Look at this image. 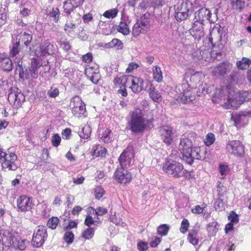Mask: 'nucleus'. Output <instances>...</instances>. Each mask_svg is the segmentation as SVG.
<instances>
[{
  "mask_svg": "<svg viewBox=\"0 0 251 251\" xmlns=\"http://www.w3.org/2000/svg\"><path fill=\"white\" fill-rule=\"evenodd\" d=\"M153 72L154 79L158 82H161L163 77L160 68L156 66L155 68L153 70Z\"/></svg>",
  "mask_w": 251,
  "mask_h": 251,
  "instance_id": "nucleus-38",
  "label": "nucleus"
},
{
  "mask_svg": "<svg viewBox=\"0 0 251 251\" xmlns=\"http://www.w3.org/2000/svg\"><path fill=\"white\" fill-rule=\"evenodd\" d=\"M104 191L100 186H97L94 190L95 198L97 199H100L103 195Z\"/></svg>",
  "mask_w": 251,
  "mask_h": 251,
  "instance_id": "nucleus-48",
  "label": "nucleus"
},
{
  "mask_svg": "<svg viewBox=\"0 0 251 251\" xmlns=\"http://www.w3.org/2000/svg\"><path fill=\"white\" fill-rule=\"evenodd\" d=\"M104 47L107 49L115 47L117 50H122L123 48V43L119 39L115 38L110 42L105 44Z\"/></svg>",
  "mask_w": 251,
  "mask_h": 251,
  "instance_id": "nucleus-30",
  "label": "nucleus"
},
{
  "mask_svg": "<svg viewBox=\"0 0 251 251\" xmlns=\"http://www.w3.org/2000/svg\"><path fill=\"white\" fill-rule=\"evenodd\" d=\"M226 149L236 156H242L244 153V149L241 142L237 140L229 141L226 145Z\"/></svg>",
  "mask_w": 251,
  "mask_h": 251,
  "instance_id": "nucleus-12",
  "label": "nucleus"
},
{
  "mask_svg": "<svg viewBox=\"0 0 251 251\" xmlns=\"http://www.w3.org/2000/svg\"><path fill=\"white\" fill-rule=\"evenodd\" d=\"M151 124V121L145 118L143 111L140 109H136L131 114V119L128 122L129 129L132 132L140 133Z\"/></svg>",
  "mask_w": 251,
  "mask_h": 251,
  "instance_id": "nucleus-1",
  "label": "nucleus"
},
{
  "mask_svg": "<svg viewBox=\"0 0 251 251\" xmlns=\"http://www.w3.org/2000/svg\"><path fill=\"white\" fill-rule=\"evenodd\" d=\"M211 14L210 11L206 8H202L199 9L195 14V23L203 25L204 22L207 21L210 23L214 22L213 20H210Z\"/></svg>",
  "mask_w": 251,
  "mask_h": 251,
  "instance_id": "nucleus-14",
  "label": "nucleus"
},
{
  "mask_svg": "<svg viewBox=\"0 0 251 251\" xmlns=\"http://www.w3.org/2000/svg\"><path fill=\"white\" fill-rule=\"evenodd\" d=\"M74 238L75 235L74 233L72 231L69 230L65 232L63 236V239L67 244H72L74 242Z\"/></svg>",
  "mask_w": 251,
  "mask_h": 251,
  "instance_id": "nucleus-35",
  "label": "nucleus"
},
{
  "mask_svg": "<svg viewBox=\"0 0 251 251\" xmlns=\"http://www.w3.org/2000/svg\"><path fill=\"white\" fill-rule=\"evenodd\" d=\"M60 45L62 48L66 51L68 50L71 48L70 43L65 39H61Z\"/></svg>",
  "mask_w": 251,
  "mask_h": 251,
  "instance_id": "nucleus-59",
  "label": "nucleus"
},
{
  "mask_svg": "<svg viewBox=\"0 0 251 251\" xmlns=\"http://www.w3.org/2000/svg\"><path fill=\"white\" fill-rule=\"evenodd\" d=\"M251 64V60L249 58L243 57L241 60L236 63L237 68L241 70L247 69Z\"/></svg>",
  "mask_w": 251,
  "mask_h": 251,
  "instance_id": "nucleus-32",
  "label": "nucleus"
},
{
  "mask_svg": "<svg viewBox=\"0 0 251 251\" xmlns=\"http://www.w3.org/2000/svg\"><path fill=\"white\" fill-rule=\"evenodd\" d=\"M189 221H182L180 227V231L181 233H186L189 227Z\"/></svg>",
  "mask_w": 251,
  "mask_h": 251,
  "instance_id": "nucleus-55",
  "label": "nucleus"
},
{
  "mask_svg": "<svg viewBox=\"0 0 251 251\" xmlns=\"http://www.w3.org/2000/svg\"><path fill=\"white\" fill-rule=\"evenodd\" d=\"M59 93L58 88H53L51 87L50 89L48 91V95L50 98H55L58 96Z\"/></svg>",
  "mask_w": 251,
  "mask_h": 251,
  "instance_id": "nucleus-53",
  "label": "nucleus"
},
{
  "mask_svg": "<svg viewBox=\"0 0 251 251\" xmlns=\"http://www.w3.org/2000/svg\"><path fill=\"white\" fill-rule=\"evenodd\" d=\"M19 44L16 42L15 44H14L12 47V50L10 51V54L12 56H16L19 52L18 46Z\"/></svg>",
  "mask_w": 251,
  "mask_h": 251,
  "instance_id": "nucleus-63",
  "label": "nucleus"
},
{
  "mask_svg": "<svg viewBox=\"0 0 251 251\" xmlns=\"http://www.w3.org/2000/svg\"><path fill=\"white\" fill-rule=\"evenodd\" d=\"M162 238L158 237H155L153 240L151 241L150 246L152 248H155L160 243Z\"/></svg>",
  "mask_w": 251,
  "mask_h": 251,
  "instance_id": "nucleus-60",
  "label": "nucleus"
},
{
  "mask_svg": "<svg viewBox=\"0 0 251 251\" xmlns=\"http://www.w3.org/2000/svg\"><path fill=\"white\" fill-rule=\"evenodd\" d=\"M94 154H98L99 156H103L106 152V149L99 145H95L93 147Z\"/></svg>",
  "mask_w": 251,
  "mask_h": 251,
  "instance_id": "nucleus-37",
  "label": "nucleus"
},
{
  "mask_svg": "<svg viewBox=\"0 0 251 251\" xmlns=\"http://www.w3.org/2000/svg\"><path fill=\"white\" fill-rule=\"evenodd\" d=\"M59 15L60 13L59 9L56 7L53 8L52 9V11L50 13V17L53 18V21L55 22L56 23L57 22H58Z\"/></svg>",
  "mask_w": 251,
  "mask_h": 251,
  "instance_id": "nucleus-54",
  "label": "nucleus"
},
{
  "mask_svg": "<svg viewBox=\"0 0 251 251\" xmlns=\"http://www.w3.org/2000/svg\"><path fill=\"white\" fill-rule=\"evenodd\" d=\"M118 13V10L117 9H112L110 10L105 11L103 15L107 18H113L115 17Z\"/></svg>",
  "mask_w": 251,
  "mask_h": 251,
  "instance_id": "nucleus-47",
  "label": "nucleus"
},
{
  "mask_svg": "<svg viewBox=\"0 0 251 251\" xmlns=\"http://www.w3.org/2000/svg\"><path fill=\"white\" fill-rule=\"evenodd\" d=\"M203 25L199 23H195L192 27L190 29V33L191 35L197 40H200L204 36Z\"/></svg>",
  "mask_w": 251,
  "mask_h": 251,
  "instance_id": "nucleus-17",
  "label": "nucleus"
},
{
  "mask_svg": "<svg viewBox=\"0 0 251 251\" xmlns=\"http://www.w3.org/2000/svg\"><path fill=\"white\" fill-rule=\"evenodd\" d=\"M16 106H21L22 104L24 102L25 100V97L24 95L22 93L21 91L19 89L18 93L16 96Z\"/></svg>",
  "mask_w": 251,
  "mask_h": 251,
  "instance_id": "nucleus-41",
  "label": "nucleus"
},
{
  "mask_svg": "<svg viewBox=\"0 0 251 251\" xmlns=\"http://www.w3.org/2000/svg\"><path fill=\"white\" fill-rule=\"evenodd\" d=\"M115 28L119 32L122 33L124 35H127L130 33L128 25L125 22H120L119 25L115 26Z\"/></svg>",
  "mask_w": 251,
  "mask_h": 251,
  "instance_id": "nucleus-31",
  "label": "nucleus"
},
{
  "mask_svg": "<svg viewBox=\"0 0 251 251\" xmlns=\"http://www.w3.org/2000/svg\"><path fill=\"white\" fill-rule=\"evenodd\" d=\"M111 131L109 129H106L101 135V140L104 143H109L111 138Z\"/></svg>",
  "mask_w": 251,
  "mask_h": 251,
  "instance_id": "nucleus-44",
  "label": "nucleus"
},
{
  "mask_svg": "<svg viewBox=\"0 0 251 251\" xmlns=\"http://www.w3.org/2000/svg\"><path fill=\"white\" fill-rule=\"evenodd\" d=\"M0 235L3 242L8 247H11L21 251L24 250L26 248V240H18L13 233L8 230L1 229L0 230Z\"/></svg>",
  "mask_w": 251,
  "mask_h": 251,
  "instance_id": "nucleus-2",
  "label": "nucleus"
},
{
  "mask_svg": "<svg viewBox=\"0 0 251 251\" xmlns=\"http://www.w3.org/2000/svg\"><path fill=\"white\" fill-rule=\"evenodd\" d=\"M131 78V75H118L113 80L116 87L123 85L128 86L129 80Z\"/></svg>",
  "mask_w": 251,
  "mask_h": 251,
  "instance_id": "nucleus-24",
  "label": "nucleus"
},
{
  "mask_svg": "<svg viewBox=\"0 0 251 251\" xmlns=\"http://www.w3.org/2000/svg\"><path fill=\"white\" fill-rule=\"evenodd\" d=\"M32 37L31 34H28L26 32L21 33L17 35V42L19 44L20 42H24L26 47H28L29 44L32 40Z\"/></svg>",
  "mask_w": 251,
  "mask_h": 251,
  "instance_id": "nucleus-25",
  "label": "nucleus"
},
{
  "mask_svg": "<svg viewBox=\"0 0 251 251\" xmlns=\"http://www.w3.org/2000/svg\"><path fill=\"white\" fill-rule=\"evenodd\" d=\"M59 221H48L47 226L51 229L56 228Z\"/></svg>",
  "mask_w": 251,
  "mask_h": 251,
  "instance_id": "nucleus-62",
  "label": "nucleus"
},
{
  "mask_svg": "<svg viewBox=\"0 0 251 251\" xmlns=\"http://www.w3.org/2000/svg\"><path fill=\"white\" fill-rule=\"evenodd\" d=\"M177 89L180 93L177 98L179 102L185 104L192 102L195 100L196 96L194 94H192L191 89L189 88L188 82L184 81L180 85L177 86Z\"/></svg>",
  "mask_w": 251,
  "mask_h": 251,
  "instance_id": "nucleus-4",
  "label": "nucleus"
},
{
  "mask_svg": "<svg viewBox=\"0 0 251 251\" xmlns=\"http://www.w3.org/2000/svg\"><path fill=\"white\" fill-rule=\"evenodd\" d=\"M91 132L90 127L88 126H85L82 128L79 136L81 138L88 139L90 136Z\"/></svg>",
  "mask_w": 251,
  "mask_h": 251,
  "instance_id": "nucleus-39",
  "label": "nucleus"
},
{
  "mask_svg": "<svg viewBox=\"0 0 251 251\" xmlns=\"http://www.w3.org/2000/svg\"><path fill=\"white\" fill-rule=\"evenodd\" d=\"M137 248L139 251H146L148 249V244L147 242L140 241L137 243Z\"/></svg>",
  "mask_w": 251,
  "mask_h": 251,
  "instance_id": "nucleus-51",
  "label": "nucleus"
},
{
  "mask_svg": "<svg viewBox=\"0 0 251 251\" xmlns=\"http://www.w3.org/2000/svg\"><path fill=\"white\" fill-rule=\"evenodd\" d=\"M219 171L221 175H226L229 171V168L227 166L225 165H220L219 166Z\"/></svg>",
  "mask_w": 251,
  "mask_h": 251,
  "instance_id": "nucleus-58",
  "label": "nucleus"
},
{
  "mask_svg": "<svg viewBox=\"0 0 251 251\" xmlns=\"http://www.w3.org/2000/svg\"><path fill=\"white\" fill-rule=\"evenodd\" d=\"M207 205L205 204H202L201 206L196 205L194 208L191 209V211L194 214L203 213V218L207 219L209 218L210 214L206 212V208Z\"/></svg>",
  "mask_w": 251,
  "mask_h": 251,
  "instance_id": "nucleus-27",
  "label": "nucleus"
},
{
  "mask_svg": "<svg viewBox=\"0 0 251 251\" xmlns=\"http://www.w3.org/2000/svg\"><path fill=\"white\" fill-rule=\"evenodd\" d=\"M149 88L147 89L151 98L154 101L159 102L161 101V96L158 91H156L152 84L150 83L149 86Z\"/></svg>",
  "mask_w": 251,
  "mask_h": 251,
  "instance_id": "nucleus-28",
  "label": "nucleus"
},
{
  "mask_svg": "<svg viewBox=\"0 0 251 251\" xmlns=\"http://www.w3.org/2000/svg\"><path fill=\"white\" fill-rule=\"evenodd\" d=\"M251 100V92L249 91H243L239 92L236 97L231 99L229 98L227 101L225 103L224 106L226 109H229L230 107L237 108L243 102L248 101Z\"/></svg>",
  "mask_w": 251,
  "mask_h": 251,
  "instance_id": "nucleus-5",
  "label": "nucleus"
},
{
  "mask_svg": "<svg viewBox=\"0 0 251 251\" xmlns=\"http://www.w3.org/2000/svg\"><path fill=\"white\" fill-rule=\"evenodd\" d=\"M0 65L5 71H11L12 69V61L3 54H0Z\"/></svg>",
  "mask_w": 251,
  "mask_h": 251,
  "instance_id": "nucleus-22",
  "label": "nucleus"
},
{
  "mask_svg": "<svg viewBox=\"0 0 251 251\" xmlns=\"http://www.w3.org/2000/svg\"><path fill=\"white\" fill-rule=\"evenodd\" d=\"M41 65L39 62L35 58H33L31 60V65L29 69L28 74L32 78H37L38 76V69Z\"/></svg>",
  "mask_w": 251,
  "mask_h": 251,
  "instance_id": "nucleus-21",
  "label": "nucleus"
},
{
  "mask_svg": "<svg viewBox=\"0 0 251 251\" xmlns=\"http://www.w3.org/2000/svg\"><path fill=\"white\" fill-rule=\"evenodd\" d=\"M17 159V156L15 153H7L0 147V163L2 170L15 171L18 167L16 163Z\"/></svg>",
  "mask_w": 251,
  "mask_h": 251,
  "instance_id": "nucleus-3",
  "label": "nucleus"
},
{
  "mask_svg": "<svg viewBox=\"0 0 251 251\" xmlns=\"http://www.w3.org/2000/svg\"><path fill=\"white\" fill-rule=\"evenodd\" d=\"M72 111L73 115L77 118H84L86 116L85 104L72 109Z\"/></svg>",
  "mask_w": 251,
  "mask_h": 251,
  "instance_id": "nucleus-29",
  "label": "nucleus"
},
{
  "mask_svg": "<svg viewBox=\"0 0 251 251\" xmlns=\"http://www.w3.org/2000/svg\"><path fill=\"white\" fill-rule=\"evenodd\" d=\"M87 215L85 220H93V218H97L96 209L92 207H89L87 209Z\"/></svg>",
  "mask_w": 251,
  "mask_h": 251,
  "instance_id": "nucleus-40",
  "label": "nucleus"
},
{
  "mask_svg": "<svg viewBox=\"0 0 251 251\" xmlns=\"http://www.w3.org/2000/svg\"><path fill=\"white\" fill-rule=\"evenodd\" d=\"M149 85H150V82L145 81L142 78L133 77L132 75L131 78L129 80L128 83V86H129L135 93H138L143 90L147 91Z\"/></svg>",
  "mask_w": 251,
  "mask_h": 251,
  "instance_id": "nucleus-8",
  "label": "nucleus"
},
{
  "mask_svg": "<svg viewBox=\"0 0 251 251\" xmlns=\"http://www.w3.org/2000/svg\"><path fill=\"white\" fill-rule=\"evenodd\" d=\"M115 179L120 183H126L130 181L132 176L125 168L118 169L114 174Z\"/></svg>",
  "mask_w": 251,
  "mask_h": 251,
  "instance_id": "nucleus-16",
  "label": "nucleus"
},
{
  "mask_svg": "<svg viewBox=\"0 0 251 251\" xmlns=\"http://www.w3.org/2000/svg\"><path fill=\"white\" fill-rule=\"evenodd\" d=\"M48 237L46 228L45 226H39L36 232L34 233L32 242L34 247L39 248L44 243Z\"/></svg>",
  "mask_w": 251,
  "mask_h": 251,
  "instance_id": "nucleus-9",
  "label": "nucleus"
},
{
  "mask_svg": "<svg viewBox=\"0 0 251 251\" xmlns=\"http://www.w3.org/2000/svg\"><path fill=\"white\" fill-rule=\"evenodd\" d=\"M61 141V137L55 134L53 135L51 139V143L54 147H58Z\"/></svg>",
  "mask_w": 251,
  "mask_h": 251,
  "instance_id": "nucleus-57",
  "label": "nucleus"
},
{
  "mask_svg": "<svg viewBox=\"0 0 251 251\" xmlns=\"http://www.w3.org/2000/svg\"><path fill=\"white\" fill-rule=\"evenodd\" d=\"M214 207L216 210H222L224 208V203L223 200L219 198L214 203Z\"/></svg>",
  "mask_w": 251,
  "mask_h": 251,
  "instance_id": "nucleus-52",
  "label": "nucleus"
},
{
  "mask_svg": "<svg viewBox=\"0 0 251 251\" xmlns=\"http://www.w3.org/2000/svg\"><path fill=\"white\" fill-rule=\"evenodd\" d=\"M85 224L90 227L94 224L95 221H84ZM94 234V229L93 228L89 227L85 230L82 233V237L85 239H90L92 238Z\"/></svg>",
  "mask_w": 251,
  "mask_h": 251,
  "instance_id": "nucleus-26",
  "label": "nucleus"
},
{
  "mask_svg": "<svg viewBox=\"0 0 251 251\" xmlns=\"http://www.w3.org/2000/svg\"><path fill=\"white\" fill-rule=\"evenodd\" d=\"M239 221H230V222L226 225L225 228V233L228 234L233 230V223H237Z\"/></svg>",
  "mask_w": 251,
  "mask_h": 251,
  "instance_id": "nucleus-56",
  "label": "nucleus"
},
{
  "mask_svg": "<svg viewBox=\"0 0 251 251\" xmlns=\"http://www.w3.org/2000/svg\"><path fill=\"white\" fill-rule=\"evenodd\" d=\"M63 8L65 12L69 14L75 8L70 0H67L64 2Z\"/></svg>",
  "mask_w": 251,
  "mask_h": 251,
  "instance_id": "nucleus-42",
  "label": "nucleus"
},
{
  "mask_svg": "<svg viewBox=\"0 0 251 251\" xmlns=\"http://www.w3.org/2000/svg\"><path fill=\"white\" fill-rule=\"evenodd\" d=\"M84 104V103L78 96H75L73 97L71 100L70 106L71 107L72 109H73L76 107H79L80 106V105Z\"/></svg>",
  "mask_w": 251,
  "mask_h": 251,
  "instance_id": "nucleus-36",
  "label": "nucleus"
},
{
  "mask_svg": "<svg viewBox=\"0 0 251 251\" xmlns=\"http://www.w3.org/2000/svg\"><path fill=\"white\" fill-rule=\"evenodd\" d=\"M19 89L17 88H11L8 95V100L11 104H16V94L18 93Z\"/></svg>",
  "mask_w": 251,
  "mask_h": 251,
  "instance_id": "nucleus-33",
  "label": "nucleus"
},
{
  "mask_svg": "<svg viewBox=\"0 0 251 251\" xmlns=\"http://www.w3.org/2000/svg\"><path fill=\"white\" fill-rule=\"evenodd\" d=\"M164 171L173 176L179 177L182 176L183 166L181 163L172 160H168L163 165Z\"/></svg>",
  "mask_w": 251,
  "mask_h": 251,
  "instance_id": "nucleus-6",
  "label": "nucleus"
},
{
  "mask_svg": "<svg viewBox=\"0 0 251 251\" xmlns=\"http://www.w3.org/2000/svg\"><path fill=\"white\" fill-rule=\"evenodd\" d=\"M150 27L149 18L146 15L142 16L133 26L132 34L137 37L141 33H146Z\"/></svg>",
  "mask_w": 251,
  "mask_h": 251,
  "instance_id": "nucleus-7",
  "label": "nucleus"
},
{
  "mask_svg": "<svg viewBox=\"0 0 251 251\" xmlns=\"http://www.w3.org/2000/svg\"><path fill=\"white\" fill-rule=\"evenodd\" d=\"M192 147V142L190 139L187 138L181 139L179 145V150L182 154V157L184 156V155L188 154V151H189Z\"/></svg>",
  "mask_w": 251,
  "mask_h": 251,
  "instance_id": "nucleus-19",
  "label": "nucleus"
},
{
  "mask_svg": "<svg viewBox=\"0 0 251 251\" xmlns=\"http://www.w3.org/2000/svg\"><path fill=\"white\" fill-rule=\"evenodd\" d=\"M204 158V151H201V148L198 147L192 148L188 151V154L184 155V156L182 157L183 160L189 164H192L195 159L201 160Z\"/></svg>",
  "mask_w": 251,
  "mask_h": 251,
  "instance_id": "nucleus-11",
  "label": "nucleus"
},
{
  "mask_svg": "<svg viewBox=\"0 0 251 251\" xmlns=\"http://www.w3.org/2000/svg\"><path fill=\"white\" fill-rule=\"evenodd\" d=\"M182 11L177 12L176 14V19L177 21H183L185 20L189 15V10L187 8V3H182L181 4Z\"/></svg>",
  "mask_w": 251,
  "mask_h": 251,
  "instance_id": "nucleus-23",
  "label": "nucleus"
},
{
  "mask_svg": "<svg viewBox=\"0 0 251 251\" xmlns=\"http://www.w3.org/2000/svg\"><path fill=\"white\" fill-rule=\"evenodd\" d=\"M231 65L227 62L219 63L212 70V74L215 76H221L225 75L230 69Z\"/></svg>",
  "mask_w": 251,
  "mask_h": 251,
  "instance_id": "nucleus-18",
  "label": "nucleus"
},
{
  "mask_svg": "<svg viewBox=\"0 0 251 251\" xmlns=\"http://www.w3.org/2000/svg\"><path fill=\"white\" fill-rule=\"evenodd\" d=\"M134 153L132 146H128L120 156L119 161L121 168H126L131 165Z\"/></svg>",
  "mask_w": 251,
  "mask_h": 251,
  "instance_id": "nucleus-10",
  "label": "nucleus"
},
{
  "mask_svg": "<svg viewBox=\"0 0 251 251\" xmlns=\"http://www.w3.org/2000/svg\"><path fill=\"white\" fill-rule=\"evenodd\" d=\"M32 201L28 197L23 196L20 197L17 201L18 208L21 211H28L31 208Z\"/></svg>",
  "mask_w": 251,
  "mask_h": 251,
  "instance_id": "nucleus-20",
  "label": "nucleus"
},
{
  "mask_svg": "<svg viewBox=\"0 0 251 251\" xmlns=\"http://www.w3.org/2000/svg\"><path fill=\"white\" fill-rule=\"evenodd\" d=\"M75 24L70 20L68 19L64 26V30L66 31H71L75 29Z\"/></svg>",
  "mask_w": 251,
  "mask_h": 251,
  "instance_id": "nucleus-49",
  "label": "nucleus"
},
{
  "mask_svg": "<svg viewBox=\"0 0 251 251\" xmlns=\"http://www.w3.org/2000/svg\"><path fill=\"white\" fill-rule=\"evenodd\" d=\"M247 115H251V110L245 111L242 114H236L232 116V119L234 121L235 125H238L241 123L242 119Z\"/></svg>",
  "mask_w": 251,
  "mask_h": 251,
  "instance_id": "nucleus-34",
  "label": "nucleus"
},
{
  "mask_svg": "<svg viewBox=\"0 0 251 251\" xmlns=\"http://www.w3.org/2000/svg\"><path fill=\"white\" fill-rule=\"evenodd\" d=\"M215 140V135L212 133H209L204 139V143L207 146H211Z\"/></svg>",
  "mask_w": 251,
  "mask_h": 251,
  "instance_id": "nucleus-45",
  "label": "nucleus"
},
{
  "mask_svg": "<svg viewBox=\"0 0 251 251\" xmlns=\"http://www.w3.org/2000/svg\"><path fill=\"white\" fill-rule=\"evenodd\" d=\"M159 134L163 142L167 145H170L173 141L174 133L172 127L169 126H163L159 129Z\"/></svg>",
  "mask_w": 251,
  "mask_h": 251,
  "instance_id": "nucleus-15",
  "label": "nucleus"
},
{
  "mask_svg": "<svg viewBox=\"0 0 251 251\" xmlns=\"http://www.w3.org/2000/svg\"><path fill=\"white\" fill-rule=\"evenodd\" d=\"M77 226V223L74 221H69V224L67 226L63 227L64 230L68 231L72 228H75Z\"/></svg>",
  "mask_w": 251,
  "mask_h": 251,
  "instance_id": "nucleus-61",
  "label": "nucleus"
},
{
  "mask_svg": "<svg viewBox=\"0 0 251 251\" xmlns=\"http://www.w3.org/2000/svg\"><path fill=\"white\" fill-rule=\"evenodd\" d=\"M217 191L220 197H223L226 191V188L224 187L220 182H218Z\"/></svg>",
  "mask_w": 251,
  "mask_h": 251,
  "instance_id": "nucleus-50",
  "label": "nucleus"
},
{
  "mask_svg": "<svg viewBox=\"0 0 251 251\" xmlns=\"http://www.w3.org/2000/svg\"><path fill=\"white\" fill-rule=\"evenodd\" d=\"M57 50V46L45 41L41 45L39 50H36L35 54L37 56H42L46 54H53Z\"/></svg>",
  "mask_w": 251,
  "mask_h": 251,
  "instance_id": "nucleus-13",
  "label": "nucleus"
},
{
  "mask_svg": "<svg viewBox=\"0 0 251 251\" xmlns=\"http://www.w3.org/2000/svg\"><path fill=\"white\" fill-rule=\"evenodd\" d=\"M169 230V226L166 224L162 225L158 227V232L162 236H165Z\"/></svg>",
  "mask_w": 251,
  "mask_h": 251,
  "instance_id": "nucleus-46",
  "label": "nucleus"
},
{
  "mask_svg": "<svg viewBox=\"0 0 251 251\" xmlns=\"http://www.w3.org/2000/svg\"><path fill=\"white\" fill-rule=\"evenodd\" d=\"M138 67V65L137 64L134 62H132L129 64L128 67L126 70V72L128 73H131L133 70L137 69Z\"/></svg>",
  "mask_w": 251,
  "mask_h": 251,
  "instance_id": "nucleus-64",
  "label": "nucleus"
},
{
  "mask_svg": "<svg viewBox=\"0 0 251 251\" xmlns=\"http://www.w3.org/2000/svg\"><path fill=\"white\" fill-rule=\"evenodd\" d=\"M188 240L189 242L194 245L198 244V239L197 238V232H193L189 233L188 235Z\"/></svg>",
  "mask_w": 251,
  "mask_h": 251,
  "instance_id": "nucleus-43",
  "label": "nucleus"
}]
</instances>
